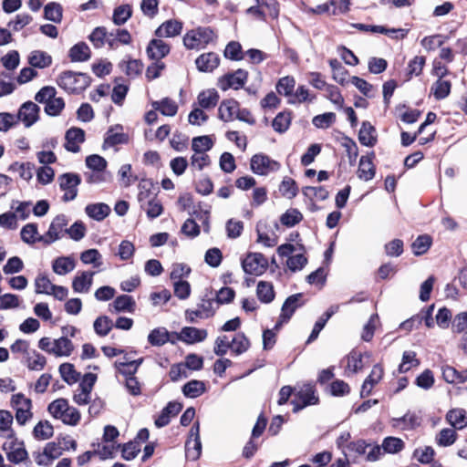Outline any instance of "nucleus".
Masks as SVG:
<instances>
[{
  "label": "nucleus",
  "instance_id": "obj_50",
  "mask_svg": "<svg viewBox=\"0 0 467 467\" xmlns=\"http://www.w3.org/2000/svg\"><path fill=\"white\" fill-rule=\"evenodd\" d=\"M432 239L428 234L419 235L411 244V249L415 255L419 256L427 253L431 248Z\"/></svg>",
  "mask_w": 467,
  "mask_h": 467
},
{
  "label": "nucleus",
  "instance_id": "obj_64",
  "mask_svg": "<svg viewBox=\"0 0 467 467\" xmlns=\"http://www.w3.org/2000/svg\"><path fill=\"white\" fill-rule=\"evenodd\" d=\"M86 165L94 171L104 172L107 168V161L98 154H92L86 158Z\"/></svg>",
  "mask_w": 467,
  "mask_h": 467
},
{
  "label": "nucleus",
  "instance_id": "obj_24",
  "mask_svg": "<svg viewBox=\"0 0 467 467\" xmlns=\"http://www.w3.org/2000/svg\"><path fill=\"white\" fill-rule=\"evenodd\" d=\"M393 420V426L400 428L401 430H414L418 428L421 423L420 417L415 412L408 411L400 418H395Z\"/></svg>",
  "mask_w": 467,
  "mask_h": 467
},
{
  "label": "nucleus",
  "instance_id": "obj_57",
  "mask_svg": "<svg viewBox=\"0 0 467 467\" xmlns=\"http://www.w3.org/2000/svg\"><path fill=\"white\" fill-rule=\"evenodd\" d=\"M302 220L303 215L297 209H288L280 217V223L286 227H293Z\"/></svg>",
  "mask_w": 467,
  "mask_h": 467
},
{
  "label": "nucleus",
  "instance_id": "obj_23",
  "mask_svg": "<svg viewBox=\"0 0 467 467\" xmlns=\"http://www.w3.org/2000/svg\"><path fill=\"white\" fill-rule=\"evenodd\" d=\"M358 140L362 145L367 147H373L376 145L378 141L377 131L375 127L372 126L369 121L362 122L358 132Z\"/></svg>",
  "mask_w": 467,
  "mask_h": 467
},
{
  "label": "nucleus",
  "instance_id": "obj_22",
  "mask_svg": "<svg viewBox=\"0 0 467 467\" xmlns=\"http://www.w3.org/2000/svg\"><path fill=\"white\" fill-rule=\"evenodd\" d=\"M239 102L235 99H224L221 102L218 109V117L223 121L233 120L237 113Z\"/></svg>",
  "mask_w": 467,
  "mask_h": 467
},
{
  "label": "nucleus",
  "instance_id": "obj_45",
  "mask_svg": "<svg viewBox=\"0 0 467 467\" xmlns=\"http://www.w3.org/2000/svg\"><path fill=\"white\" fill-rule=\"evenodd\" d=\"M205 391V384L202 381L192 379L182 387V393L187 398H197Z\"/></svg>",
  "mask_w": 467,
  "mask_h": 467
},
{
  "label": "nucleus",
  "instance_id": "obj_44",
  "mask_svg": "<svg viewBox=\"0 0 467 467\" xmlns=\"http://www.w3.org/2000/svg\"><path fill=\"white\" fill-rule=\"evenodd\" d=\"M451 88V81L441 78L433 83L431 87V93L434 96L435 99L441 100L450 95Z\"/></svg>",
  "mask_w": 467,
  "mask_h": 467
},
{
  "label": "nucleus",
  "instance_id": "obj_35",
  "mask_svg": "<svg viewBox=\"0 0 467 467\" xmlns=\"http://www.w3.org/2000/svg\"><path fill=\"white\" fill-rule=\"evenodd\" d=\"M28 63L33 67L45 68L52 64V57L45 51L35 50L30 53Z\"/></svg>",
  "mask_w": 467,
  "mask_h": 467
},
{
  "label": "nucleus",
  "instance_id": "obj_34",
  "mask_svg": "<svg viewBox=\"0 0 467 467\" xmlns=\"http://www.w3.org/2000/svg\"><path fill=\"white\" fill-rule=\"evenodd\" d=\"M73 348L72 341L67 337H61L58 339L53 340L51 352L57 357H67L71 354Z\"/></svg>",
  "mask_w": 467,
  "mask_h": 467
},
{
  "label": "nucleus",
  "instance_id": "obj_53",
  "mask_svg": "<svg viewBox=\"0 0 467 467\" xmlns=\"http://www.w3.org/2000/svg\"><path fill=\"white\" fill-rule=\"evenodd\" d=\"M250 347V341L243 332L237 333L231 341V349L240 355L247 351Z\"/></svg>",
  "mask_w": 467,
  "mask_h": 467
},
{
  "label": "nucleus",
  "instance_id": "obj_28",
  "mask_svg": "<svg viewBox=\"0 0 467 467\" xmlns=\"http://www.w3.org/2000/svg\"><path fill=\"white\" fill-rule=\"evenodd\" d=\"M111 306L114 309L110 310L112 313H133L136 308V302L131 296L121 295L115 298Z\"/></svg>",
  "mask_w": 467,
  "mask_h": 467
},
{
  "label": "nucleus",
  "instance_id": "obj_16",
  "mask_svg": "<svg viewBox=\"0 0 467 467\" xmlns=\"http://www.w3.org/2000/svg\"><path fill=\"white\" fill-rule=\"evenodd\" d=\"M65 140V149L69 152L77 153L80 150L79 145L85 141V131L81 128L72 127L66 131Z\"/></svg>",
  "mask_w": 467,
  "mask_h": 467
},
{
  "label": "nucleus",
  "instance_id": "obj_29",
  "mask_svg": "<svg viewBox=\"0 0 467 467\" xmlns=\"http://www.w3.org/2000/svg\"><path fill=\"white\" fill-rule=\"evenodd\" d=\"M91 57L89 47L85 42H78L68 51V57L72 62H85Z\"/></svg>",
  "mask_w": 467,
  "mask_h": 467
},
{
  "label": "nucleus",
  "instance_id": "obj_37",
  "mask_svg": "<svg viewBox=\"0 0 467 467\" xmlns=\"http://www.w3.org/2000/svg\"><path fill=\"white\" fill-rule=\"evenodd\" d=\"M299 253L289 256L286 260V265L292 272L302 270L307 264V258L305 255L306 249L303 244L299 245Z\"/></svg>",
  "mask_w": 467,
  "mask_h": 467
},
{
  "label": "nucleus",
  "instance_id": "obj_36",
  "mask_svg": "<svg viewBox=\"0 0 467 467\" xmlns=\"http://www.w3.org/2000/svg\"><path fill=\"white\" fill-rule=\"evenodd\" d=\"M425 63L426 57L423 56H416L410 60L405 73V81L410 80L413 76H420L422 73Z\"/></svg>",
  "mask_w": 467,
  "mask_h": 467
},
{
  "label": "nucleus",
  "instance_id": "obj_30",
  "mask_svg": "<svg viewBox=\"0 0 467 467\" xmlns=\"http://www.w3.org/2000/svg\"><path fill=\"white\" fill-rule=\"evenodd\" d=\"M148 342L154 347H161L171 342L175 344V340L170 338V333L165 327H157L151 330L148 336Z\"/></svg>",
  "mask_w": 467,
  "mask_h": 467
},
{
  "label": "nucleus",
  "instance_id": "obj_11",
  "mask_svg": "<svg viewBox=\"0 0 467 467\" xmlns=\"http://www.w3.org/2000/svg\"><path fill=\"white\" fill-rule=\"evenodd\" d=\"M201 453L200 423L195 421L190 430L189 439L185 442V456L190 461H196Z\"/></svg>",
  "mask_w": 467,
  "mask_h": 467
},
{
  "label": "nucleus",
  "instance_id": "obj_54",
  "mask_svg": "<svg viewBox=\"0 0 467 467\" xmlns=\"http://www.w3.org/2000/svg\"><path fill=\"white\" fill-rule=\"evenodd\" d=\"M59 373L61 378L69 385L76 383L80 378V374L76 371L74 365L71 363L61 364Z\"/></svg>",
  "mask_w": 467,
  "mask_h": 467
},
{
  "label": "nucleus",
  "instance_id": "obj_10",
  "mask_svg": "<svg viewBox=\"0 0 467 467\" xmlns=\"http://www.w3.org/2000/svg\"><path fill=\"white\" fill-rule=\"evenodd\" d=\"M242 267L246 274L260 275L268 267V260L261 253H249L242 261Z\"/></svg>",
  "mask_w": 467,
  "mask_h": 467
},
{
  "label": "nucleus",
  "instance_id": "obj_51",
  "mask_svg": "<svg viewBox=\"0 0 467 467\" xmlns=\"http://www.w3.org/2000/svg\"><path fill=\"white\" fill-rule=\"evenodd\" d=\"M420 364V359L417 358L415 351L408 350L404 351L402 355L401 363L399 366L400 373H406L411 368L418 367Z\"/></svg>",
  "mask_w": 467,
  "mask_h": 467
},
{
  "label": "nucleus",
  "instance_id": "obj_46",
  "mask_svg": "<svg viewBox=\"0 0 467 467\" xmlns=\"http://www.w3.org/2000/svg\"><path fill=\"white\" fill-rule=\"evenodd\" d=\"M119 68L130 78L139 76L143 68V64L139 59H129L119 64Z\"/></svg>",
  "mask_w": 467,
  "mask_h": 467
},
{
  "label": "nucleus",
  "instance_id": "obj_6",
  "mask_svg": "<svg viewBox=\"0 0 467 467\" xmlns=\"http://www.w3.org/2000/svg\"><path fill=\"white\" fill-rule=\"evenodd\" d=\"M58 183L61 191L64 192L62 200L70 202L76 199L78 195V187L81 183V177L78 173L66 172L58 176Z\"/></svg>",
  "mask_w": 467,
  "mask_h": 467
},
{
  "label": "nucleus",
  "instance_id": "obj_42",
  "mask_svg": "<svg viewBox=\"0 0 467 467\" xmlns=\"http://www.w3.org/2000/svg\"><path fill=\"white\" fill-rule=\"evenodd\" d=\"M296 86V79L292 76H285L281 78L275 86L276 91L278 94L287 97L288 99L292 97L294 93V88Z\"/></svg>",
  "mask_w": 467,
  "mask_h": 467
},
{
  "label": "nucleus",
  "instance_id": "obj_7",
  "mask_svg": "<svg viewBox=\"0 0 467 467\" xmlns=\"http://www.w3.org/2000/svg\"><path fill=\"white\" fill-rule=\"evenodd\" d=\"M250 168L254 174L265 176L270 172L277 171L281 164L266 154L257 153L251 158Z\"/></svg>",
  "mask_w": 467,
  "mask_h": 467
},
{
  "label": "nucleus",
  "instance_id": "obj_12",
  "mask_svg": "<svg viewBox=\"0 0 467 467\" xmlns=\"http://www.w3.org/2000/svg\"><path fill=\"white\" fill-rule=\"evenodd\" d=\"M39 112L40 107L37 104L26 101L20 106L17 114H15L17 118L16 123L22 121L26 128H29L39 119Z\"/></svg>",
  "mask_w": 467,
  "mask_h": 467
},
{
  "label": "nucleus",
  "instance_id": "obj_58",
  "mask_svg": "<svg viewBox=\"0 0 467 467\" xmlns=\"http://www.w3.org/2000/svg\"><path fill=\"white\" fill-rule=\"evenodd\" d=\"M141 446L137 441H130L121 446V457L126 461H131L137 457Z\"/></svg>",
  "mask_w": 467,
  "mask_h": 467
},
{
  "label": "nucleus",
  "instance_id": "obj_59",
  "mask_svg": "<svg viewBox=\"0 0 467 467\" xmlns=\"http://www.w3.org/2000/svg\"><path fill=\"white\" fill-rule=\"evenodd\" d=\"M153 186V182L150 179H141L138 185V201L140 202L142 208L144 207V202L150 198Z\"/></svg>",
  "mask_w": 467,
  "mask_h": 467
},
{
  "label": "nucleus",
  "instance_id": "obj_62",
  "mask_svg": "<svg viewBox=\"0 0 467 467\" xmlns=\"http://www.w3.org/2000/svg\"><path fill=\"white\" fill-rule=\"evenodd\" d=\"M112 327V320L107 316L99 317L94 322V330L100 337L107 336Z\"/></svg>",
  "mask_w": 467,
  "mask_h": 467
},
{
  "label": "nucleus",
  "instance_id": "obj_4",
  "mask_svg": "<svg viewBox=\"0 0 467 467\" xmlns=\"http://www.w3.org/2000/svg\"><path fill=\"white\" fill-rule=\"evenodd\" d=\"M295 390L294 399L291 401L294 406L293 412L296 413L307 406L319 403L315 385L306 383Z\"/></svg>",
  "mask_w": 467,
  "mask_h": 467
},
{
  "label": "nucleus",
  "instance_id": "obj_40",
  "mask_svg": "<svg viewBox=\"0 0 467 467\" xmlns=\"http://www.w3.org/2000/svg\"><path fill=\"white\" fill-rule=\"evenodd\" d=\"M44 17L54 23H60L63 17V7L57 2L47 3L44 7Z\"/></svg>",
  "mask_w": 467,
  "mask_h": 467
},
{
  "label": "nucleus",
  "instance_id": "obj_61",
  "mask_svg": "<svg viewBox=\"0 0 467 467\" xmlns=\"http://www.w3.org/2000/svg\"><path fill=\"white\" fill-rule=\"evenodd\" d=\"M328 63L333 71V78L340 85H344L348 75L346 68L337 58L330 59Z\"/></svg>",
  "mask_w": 467,
  "mask_h": 467
},
{
  "label": "nucleus",
  "instance_id": "obj_9",
  "mask_svg": "<svg viewBox=\"0 0 467 467\" xmlns=\"http://www.w3.org/2000/svg\"><path fill=\"white\" fill-rule=\"evenodd\" d=\"M248 79V71L243 68L225 73L218 78V87L226 91L230 88L238 90L243 88Z\"/></svg>",
  "mask_w": 467,
  "mask_h": 467
},
{
  "label": "nucleus",
  "instance_id": "obj_47",
  "mask_svg": "<svg viewBox=\"0 0 467 467\" xmlns=\"http://www.w3.org/2000/svg\"><path fill=\"white\" fill-rule=\"evenodd\" d=\"M291 113L289 111L279 112L273 119L272 127L278 133L285 132L291 124Z\"/></svg>",
  "mask_w": 467,
  "mask_h": 467
},
{
  "label": "nucleus",
  "instance_id": "obj_14",
  "mask_svg": "<svg viewBox=\"0 0 467 467\" xmlns=\"http://www.w3.org/2000/svg\"><path fill=\"white\" fill-rule=\"evenodd\" d=\"M303 296L304 295L302 293H297L285 299L281 308L280 323H287L296 310L305 305Z\"/></svg>",
  "mask_w": 467,
  "mask_h": 467
},
{
  "label": "nucleus",
  "instance_id": "obj_55",
  "mask_svg": "<svg viewBox=\"0 0 467 467\" xmlns=\"http://www.w3.org/2000/svg\"><path fill=\"white\" fill-rule=\"evenodd\" d=\"M213 146V141L207 135L198 136L192 139V150L195 153H205L207 150H210Z\"/></svg>",
  "mask_w": 467,
  "mask_h": 467
},
{
  "label": "nucleus",
  "instance_id": "obj_38",
  "mask_svg": "<svg viewBox=\"0 0 467 467\" xmlns=\"http://www.w3.org/2000/svg\"><path fill=\"white\" fill-rule=\"evenodd\" d=\"M13 415L8 410H0V435L4 438H14L16 432L11 428Z\"/></svg>",
  "mask_w": 467,
  "mask_h": 467
},
{
  "label": "nucleus",
  "instance_id": "obj_13",
  "mask_svg": "<svg viewBox=\"0 0 467 467\" xmlns=\"http://www.w3.org/2000/svg\"><path fill=\"white\" fill-rule=\"evenodd\" d=\"M176 340L182 341L187 345L202 342L206 339L208 333L206 329L194 327H184L180 332H174Z\"/></svg>",
  "mask_w": 467,
  "mask_h": 467
},
{
  "label": "nucleus",
  "instance_id": "obj_25",
  "mask_svg": "<svg viewBox=\"0 0 467 467\" xmlns=\"http://www.w3.org/2000/svg\"><path fill=\"white\" fill-rule=\"evenodd\" d=\"M219 99L220 96L217 90L209 88L199 93L197 103L203 109H211L218 104Z\"/></svg>",
  "mask_w": 467,
  "mask_h": 467
},
{
  "label": "nucleus",
  "instance_id": "obj_60",
  "mask_svg": "<svg viewBox=\"0 0 467 467\" xmlns=\"http://www.w3.org/2000/svg\"><path fill=\"white\" fill-rule=\"evenodd\" d=\"M224 57L230 60L239 61L244 58L242 46L237 41L229 42L224 49Z\"/></svg>",
  "mask_w": 467,
  "mask_h": 467
},
{
  "label": "nucleus",
  "instance_id": "obj_5",
  "mask_svg": "<svg viewBox=\"0 0 467 467\" xmlns=\"http://www.w3.org/2000/svg\"><path fill=\"white\" fill-rule=\"evenodd\" d=\"M6 439L8 441L4 442L2 449L5 452L8 462L19 464L28 459V452L23 441H19L16 435L14 438Z\"/></svg>",
  "mask_w": 467,
  "mask_h": 467
},
{
  "label": "nucleus",
  "instance_id": "obj_19",
  "mask_svg": "<svg viewBox=\"0 0 467 467\" xmlns=\"http://www.w3.org/2000/svg\"><path fill=\"white\" fill-rule=\"evenodd\" d=\"M183 23L177 19H169L163 22L156 30L155 36L159 38L174 37L181 35Z\"/></svg>",
  "mask_w": 467,
  "mask_h": 467
},
{
  "label": "nucleus",
  "instance_id": "obj_39",
  "mask_svg": "<svg viewBox=\"0 0 467 467\" xmlns=\"http://www.w3.org/2000/svg\"><path fill=\"white\" fill-rule=\"evenodd\" d=\"M405 442L398 437L388 436L382 441L383 452L388 454H396L403 451Z\"/></svg>",
  "mask_w": 467,
  "mask_h": 467
},
{
  "label": "nucleus",
  "instance_id": "obj_49",
  "mask_svg": "<svg viewBox=\"0 0 467 467\" xmlns=\"http://www.w3.org/2000/svg\"><path fill=\"white\" fill-rule=\"evenodd\" d=\"M279 192L282 196L287 199H293L298 193V186L294 179L285 177L279 185Z\"/></svg>",
  "mask_w": 467,
  "mask_h": 467
},
{
  "label": "nucleus",
  "instance_id": "obj_3",
  "mask_svg": "<svg viewBox=\"0 0 467 467\" xmlns=\"http://www.w3.org/2000/svg\"><path fill=\"white\" fill-rule=\"evenodd\" d=\"M215 32L209 26H199L188 31L183 36V45L187 49L206 47L216 39Z\"/></svg>",
  "mask_w": 467,
  "mask_h": 467
},
{
  "label": "nucleus",
  "instance_id": "obj_8",
  "mask_svg": "<svg viewBox=\"0 0 467 467\" xmlns=\"http://www.w3.org/2000/svg\"><path fill=\"white\" fill-rule=\"evenodd\" d=\"M67 223L68 220L65 214L57 215L51 222L47 232L38 238L39 243L47 246L59 240L66 234L65 230Z\"/></svg>",
  "mask_w": 467,
  "mask_h": 467
},
{
  "label": "nucleus",
  "instance_id": "obj_2",
  "mask_svg": "<svg viewBox=\"0 0 467 467\" xmlns=\"http://www.w3.org/2000/svg\"><path fill=\"white\" fill-rule=\"evenodd\" d=\"M48 412L64 424L76 426L80 420L79 411L70 407L66 399L60 398L53 400L47 407Z\"/></svg>",
  "mask_w": 467,
  "mask_h": 467
},
{
  "label": "nucleus",
  "instance_id": "obj_26",
  "mask_svg": "<svg viewBox=\"0 0 467 467\" xmlns=\"http://www.w3.org/2000/svg\"><path fill=\"white\" fill-rule=\"evenodd\" d=\"M151 107L155 110L160 111L162 115L168 117L175 116L179 109L176 101L168 97L163 98L161 100L152 101Z\"/></svg>",
  "mask_w": 467,
  "mask_h": 467
},
{
  "label": "nucleus",
  "instance_id": "obj_43",
  "mask_svg": "<svg viewBox=\"0 0 467 467\" xmlns=\"http://www.w3.org/2000/svg\"><path fill=\"white\" fill-rule=\"evenodd\" d=\"M54 434V428L48 420H40L33 430L35 439L44 441L51 438Z\"/></svg>",
  "mask_w": 467,
  "mask_h": 467
},
{
  "label": "nucleus",
  "instance_id": "obj_15",
  "mask_svg": "<svg viewBox=\"0 0 467 467\" xmlns=\"http://www.w3.org/2000/svg\"><path fill=\"white\" fill-rule=\"evenodd\" d=\"M129 142L128 134L123 132V127L120 124L111 126L106 132L102 148L104 150L119 144Z\"/></svg>",
  "mask_w": 467,
  "mask_h": 467
},
{
  "label": "nucleus",
  "instance_id": "obj_20",
  "mask_svg": "<svg viewBox=\"0 0 467 467\" xmlns=\"http://www.w3.org/2000/svg\"><path fill=\"white\" fill-rule=\"evenodd\" d=\"M96 272H78L72 281V288L76 293H88L93 284V276Z\"/></svg>",
  "mask_w": 467,
  "mask_h": 467
},
{
  "label": "nucleus",
  "instance_id": "obj_33",
  "mask_svg": "<svg viewBox=\"0 0 467 467\" xmlns=\"http://www.w3.org/2000/svg\"><path fill=\"white\" fill-rule=\"evenodd\" d=\"M256 296L261 303H271L275 296L273 284L267 281H259L256 287Z\"/></svg>",
  "mask_w": 467,
  "mask_h": 467
},
{
  "label": "nucleus",
  "instance_id": "obj_18",
  "mask_svg": "<svg viewBox=\"0 0 467 467\" xmlns=\"http://www.w3.org/2000/svg\"><path fill=\"white\" fill-rule=\"evenodd\" d=\"M171 51L169 44L165 43L161 38L151 39L146 48V53L150 60L161 61Z\"/></svg>",
  "mask_w": 467,
  "mask_h": 467
},
{
  "label": "nucleus",
  "instance_id": "obj_1",
  "mask_svg": "<svg viewBox=\"0 0 467 467\" xmlns=\"http://www.w3.org/2000/svg\"><path fill=\"white\" fill-rule=\"evenodd\" d=\"M91 83V78L86 73L63 71L58 78L57 85L70 94H80Z\"/></svg>",
  "mask_w": 467,
  "mask_h": 467
},
{
  "label": "nucleus",
  "instance_id": "obj_48",
  "mask_svg": "<svg viewBox=\"0 0 467 467\" xmlns=\"http://www.w3.org/2000/svg\"><path fill=\"white\" fill-rule=\"evenodd\" d=\"M132 16V8L130 5H121L113 11L112 21L116 26L125 24Z\"/></svg>",
  "mask_w": 467,
  "mask_h": 467
},
{
  "label": "nucleus",
  "instance_id": "obj_17",
  "mask_svg": "<svg viewBox=\"0 0 467 467\" xmlns=\"http://www.w3.org/2000/svg\"><path fill=\"white\" fill-rule=\"evenodd\" d=\"M375 152L371 151L367 155H363L359 159L358 169V177L360 180L365 182L370 181L375 177L376 174V167L373 163V160L375 159Z\"/></svg>",
  "mask_w": 467,
  "mask_h": 467
},
{
  "label": "nucleus",
  "instance_id": "obj_52",
  "mask_svg": "<svg viewBox=\"0 0 467 467\" xmlns=\"http://www.w3.org/2000/svg\"><path fill=\"white\" fill-rule=\"evenodd\" d=\"M316 95H310L308 88L305 86H298L292 97L288 99L289 104H301L305 102H312L316 99Z\"/></svg>",
  "mask_w": 467,
  "mask_h": 467
},
{
  "label": "nucleus",
  "instance_id": "obj_21",
  "mask_svg": "<svg viewBox=\"0 0 467 467\" xmlns=\"http://www.w3.org/2000/svg\"><path fill=\"white\" fill-rule=\"evenodd\" d=\"M195 64L201 72H213L220 65V57L214 52L203 53L196 58Z\"/></svg>",
  "mask_w": 467,
  "mask_h": 467
},
{
  "label": "nucleus",
  "instance_id": "obj_63",
  "mask_svg": "<svg viewBox=\"0 0 467 467\" xmlns=\"http://www.w3.org/2000/svg\"><path fill=\"white\" fill-rule=\"evenodd\" d=\"M65 108V102L62 98L53 97L46 105H45V112L48 116H58L63 109Z\"/></svg>",
  "mask_w": 467,
  "mask_h": 467
},
{
  "label": "nucleus",
  "instance_id": "obj_31",
  "mask_svg": "<svg viewBox=\"0 0 467 467\" xmlns=\"http://www.w3.org/2000/svg\"><path fill=\"white\" fill-rule=\"evenodd\" d=\"M110 207L103 202L88 204L85 208L88 216L98 222L103 221L110 213Z\"/></svg>",
  "mask_w": 467,
  "mask_h": 467
},
{
  "label": "nucleus",
  "instance_id": "obj_41",
  "mask_svg": "<svg viewBox=\"0 0 467 467\" xmlns=\"http://www.w3.org/2000/svg\"><path fill=\"white\" fill-rule=\"evenodd\" d=\"M21 239L27 244H34L39 242L41 235L38 234L37 224L30 223L22 227L20 232Z\"/></svg>",
  "mask_w": 467,
  "mask_h": 467
},
{
  "label": "nucleus",
  "instance_id": "obj_27",
  "mask_svg": "<svg viewBox=\"0 0 467 467\" xmlns=\"http://www.w3.org/2000/svg\"><path fill=\"white\" fill-rule=\"evenodd\" d=\"M76 267V261L71 256H59L52 262V269L58 275H66Z\"/></svg>",
  "mask_w": 467,
  "mask_h": 467
},
{
  "label": "nucleus",
  "instance_id": "obj_56",
  "mask_svg": "<svg viewBox=\"0 0 467 467\" xmlns=\"http://www.w3.org/2000/svg\"><path fill=\"white\" fill-rule=\"evenodd\" d=\"M457 440V432L451 428L442 429L436 436V443L441 447L452 445Z\"/></svg>",
  "mask_w": 467,
  "mask_h": 467
},
{
  "label": "nucleus",
  "instance_id": "obj_32",
  "mask_svg": "<svg viewBox=\"0 0 467 467\" xmlns=\"http://www.w3.org/2000/svg\"><path fill=\"white\" fill-rule=\"evenodd\" d=\"M448 422L457 430H462L467 426V414L462 409H453L446 415Z\"/></svg>",
  "mask_w": 467,
  "mask_h": 467
}]
</instances>
